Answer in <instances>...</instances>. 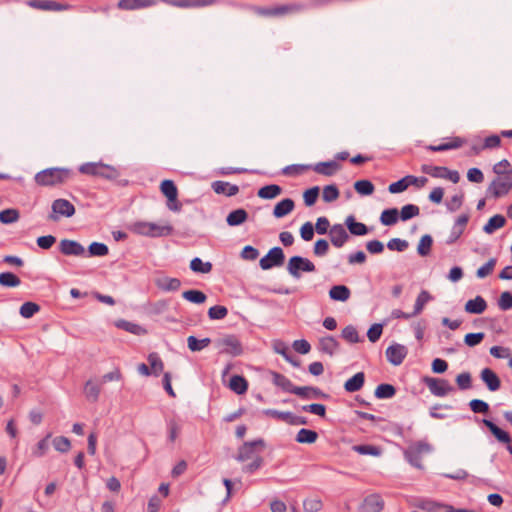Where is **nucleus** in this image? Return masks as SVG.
Listing matches in <instances>:
<instances>
[{
    "mask_svg": "<svg viewBox=\"0 0 512 512\" xmlns=\"http://www.w3.org/2000/svg\"><path fill=\"white\" fill-rule=\"evenodd\" d=\"M339 197V189L335 184L327 185L323 188L322 198L325 202H333Z\"/></svg>",
    "mask_w": 512,
    "mask_h": 512,
    "instance_id": "56",
    "label": "nucleus"
},
{
    "mask_svg": "<svg viewBox=\"0 0 512 512\" xmlns=\"http://www.w3.org/2000/svg\"><path fill=\"white\" fill-rule=\"evenodd\" d=\"M396 394V388L392 384L383 383L376 387L374 395L377 399H389Z\"/></svg>",
    "mask_w": 512,
    "mask_h": 512,
    "instance_id": "36",
    "label": "nucleus"
},
{
    "mask_svg": "<svg viewBox=\"0 0 512 512\" xmlns=\"http://www.w3.org/2000/svg\"><path fill=\"white\" fill-rule=\"evenodd\" d=\"M40 309L41 308L37 303L28 301L21 305V307L19 309V314L23 318L29 319V318L33 317L36 313H38L40 311Z\"/></svg>",
    "mask_w": 512,
    "mask_h": 512,
    "instance_id": "46",
    "label": "nucleus"
},
{
    "mask_svg": "<svg viewBox=\"0 0 512 512\" xmlns=\"http://www.w3.org/2000/svg\"><path fill=\"white\" fill-rule=\"evenodd\" d=\"M331 232L329 235L331 243L337 247H342L349 239V234L345 229V226H331Z\"/></svg>",
    "mask_w": 512,
    "mask_h": 512,
    "instance_id": "21",
    "label": "nucleus"
},
{
    "mask_svg": "<svg viewBox=\"0 0 512 512\" xmlns=\"http://www.w3.org/2000/svg\"><path fill=\"white\" fill-rule=\"evenodd\" d=\"M212 188L215 193L223 194L226 196H234L239 192V187L225 181H215L212 183Z\"/></svg>",
    "mask_w": 512,
    "mask_h": 512,
    "instance_id": "26",
    "label": "nucleus"
},
{
    "mask_svg": "<svg viewBox=\"0 0 512 512\" xmlns=\"http://www.w3.org/2000/svg\"><path fill=\"white\" fill-rule=\"evenodd\" d=\"M430 300H431L430 293L426 290H422L418 294L416 301H415L414 310H413L414 316L419 315L422 312L425 304L428 303Z\"/></svg>",
    "mask_w": 512,
    "mask_h": 512,
    "instance_id": "49",
    "label": "nucleus"
},
{
    "mask_svg": "<svg viewBox=\"0 0 512 512\" xmlns=\"http://www.w3.org/2000/svg\"><path fill=\"white\" fill-rule=\"evenodd\" d=\"M282 192V188L277 184H269L261 187L258 192L257 196L262 199H273L280 195Z\"/></svg>",
    "mask_w": 512,
    "mask_h": 512,
    "instance_id": "34",
    "label": "nucleus"
},
{
    "mask_svg": "<svg viewBox=\"0 0 512 512\" xmlns=\"http://www.w3.org/2000/svg\"><path fill=\"white\" fill-rule=\"evenodd\" d=\"M266 446L265 441L262 438L255 439L253 441L244 442L239 448L235 459L238 462H244L249 459L255 458V452L257 449L263 450Z\"/></svg>",
    "mask_w": 512,
    "mask_h": 512,
    "instance_id": "7",
    "label": "nucleus"
},
{
    "mask_svg": "<svg viewBox=\"0 0 512 512\" xmlns=\"http://www.w3.org/2000/svg\"><path fill=\"white\" fill-rule=\"evenodd\" d=\"M155 6V0H119L117 8L123 11L141 10Z\"/></svg>",
    "mask_w": 512,
    "mask_h": 512,
    "instance_id": "17",
    "label": "nucleus"
},
{
    "mask_svg": "<svg viewBox=\"0 0 512 512\" xmlns=\"http://www.w3.org/2000/svg\"><path fill=\"white\" fill-rule=\"evenodd\" d=\"M249 9L262 17H283L289 14L299 13L306 9V5L302 3H288L273 7H261L256 5L249 6Z\"/></svg>",
    "mask_w": 512,
    "mask_h": 512,
    "instance_id": "3",
    "label": "nucleus"
},
{
    "mask_svg": "<svg viewBox=\"0 0 512 512\" xmlns=\"http://www.w3.org/2000/svg\"><path fill=\"white\" fill-rule=\"evenodd\" d=\"M229 388L236 394L242 395L248 389V382L243 376L234 375L230 379Z\"/></svg>",
    "mask_w": 512,
    "mask_h": 512,
    "instance_id": "31",
    "label": "nucleus"
},
{
    "mask_svg": "<svg viewBox=\"0 0 512 512\" xmlns=\"http://www.w3.org/2000/svg\"><path fill=\"white\" fill-rule=\"evenodd\" d=\"M407 354V347L398 343H394L386 349L387 360L394 366L402 364Z\"/></svg>",
    "mask_w": 512,
    "mask_h": 512,
    "instance_id": "15",
    "label": "nucleus"
},
{
    "mask_svg": "<svg viewBox=\"0 0 512 512\" xmlns=\"http://www.w3.org/2000/svg\"><path fill=\"white\" fill-rule=\"evenodd\" d=\"M156 285L163 291H177L181 286V281L178 278L165 276L158 279Z\"/></svg>",
    "mask_w": 512,
    "mask_h": 512,
    "instance_id": "32",
    "label": "nucleus"
},
{
    "mask_svg": "<svg viewBox=\"0 0 512 512\" xmlns=\"http://www.w3.org/2000/svg\"><path fill=\"white\" fill-rule=\"evenodd\" d=\"M272 382L277 387H280L283 391L289 392L292 394H295L303 399H308L311 396L308 394V392H313V397L315 398H328L329 395L324 393L321 389L318 387L313 386H303V387H297L292 384V382L283 374H280L278 372L272 371Z\"/></svg>",
    "mask_w": 512,
    "mask_h": 512,
    "instance_id": "1",
    "label": "nucleus"
},
{
    "mask_svg": "<svg viewBox=\"0 0 512 512\" xmlns=\"http://www.w3.org/2000/svg\"><path fill=\"white\" fill-rule=\"evenodd\" d=\"M53 447L55 450L65 453L70 450L71 443L70 440L65 436H58L53 439Z\"/></svg>",
    "mask_w": 512,
    "mask_h": 512,
    "instance_id": "62",
    "label": "nucleus"
},
{
    "mask_svg": "<svg viewBox=\"0 0 512 512\" xmlns=\"http://www.w3.org/2000/svg\"><path fill=\"white\" fill-rule=\"evenodd\" d=\"M319 193L320 188L318 186H313L311 188L306 189L303 193L304 204L307 207L313 206L319 197Z\"/></svg>",
    "mask_w": 512,
    "mask_h": 512,
    "instance_id": "52",
    "label": "nucleus"
},
{
    "mask_svg": "<svg viewBox=\"0 0 512 512\" xmlns=\"http://www.w3.org/2000/svg\"><path fill=\"white\" fill-rule=\"evenodd\" d=\"M27 5L43 11H64L71 8L70 4H63L52 0H29Z\"/></svg>",
    "mask_w": 512,
    "mask_h": 512,
    "instance_id": "16",
    "label": "nucleus"
},
{
    "mask_svg": "<svg viewBox=\"0 0 512 512\" xmlns=\"http://www.w3.org/2000/svg\"><path fill=\"white\" fill-rule=\"evenodd\" d=\"M384 508V501L380 495L371 494L365 497L362 509L363 512H381Z\"/></svg>",
    "mask_w": 512,
    "mask_h": 512,
    "instance_id": "22",
    "label": "nucleus"
},
{
    "mask_svg": "<svg viewBox=\"0 0 512 512\" xmlns=\"http://www.w3.org/2000/svg\"><path fill=\"white\" fill-rule=\"evenodd\" d=\"M218 346L223 347L221 353L229 354L232 356H239L243 353V347L235 335H225L223 338L218 340Z\"/></svg>",
    "mask_w": 512,
    "mask_h": 512,
    "instance_id": "12",
    "label": "nucleus"
},
{
    "mask_svg": "<svg viewBox=\"0 0 512 512\" xmlns=\"http://www.w3.org/2000/svg\"><path fill=\"white\" fill-rule=\"evenodd\" d=\"M481 380L485 383L487 389L495 392L500 389L501 381L498 375L490 368L482 369L480 373Z\"/></svg>",
    "mask_w": 512,
    "mask_h": 512,
    "instance_id": "19",
    "label": "nucleus"
},
{
    "mask_svg": "<svg viewBox=\"0 0 512 512\" xmlns=\"http://www.w3.org/2000/svg\"><path fill=\"white\" fill-rule=\"evenodd\" d=\"M160 190L162 194L167 198V206L170 210L178 211L180 209V203L177 199L178 189L174 181L165 179L160 184Z\"/></svg>",
    "mask_w": 512,
    "mask_h": 512,
    "instance_id": "11",
    "label": "nucleus"
},
{
    "mask_svg": "<svg viewBox=\"0 0 512 512\" xmlns=\"http://www.w3.org/2000/svg\"><path fill=\"white\" fill-rule=\"evenodd\" d=\"M318 439V433L311 429L302 428L296 435V442L301 444H313Z\"/></svg>",
    "mask_w": 512,
    "mask_h": 512,
    "instance_id": "33",
    "label": "nucleus"
},
{
    "mask_svg": "<svg viewBox=\"0 0 512 512\" xmlns=\"http://www.w3.org/2000/svg\"><path fill=\"white\" fill-rule=\"evenodd\" d=\"M341 337L351 344H355L362 341L356 327L353 325H347L346 327H344L341 331Z\"/></svg>",
    "mask_w": 512,
    "mask_h": 512,
    "instance_id": "41",
    "label": "nucleus"
},
{
    "mask_svg": "<svg viewBox=\"0 0 512 512\" xmlns=\"http://www.w3.org/2000/svg\"><path fill=\"white\" fill-rule=\"evenodd\" d=\"M211 343V339L206 337L201 340L197 339L195 336L191 335L187 338L188 348L192 352H198L208 347Z\"/></svg>",
    "mask_w": 512,
    "mask_h": 512,
    "instance_id": "38",
    "label": "nucleus"
},
{
    "mask_svg": "<svg viewBox=\"0 0 512 512\" xmlns=\"http://www.w3.org/2000/svg\"><path fill=\"white\" fill-rule=\"evenodd\" d=\"M424 382L430 392L437 397H445L455 390V388L446 379L425 377Z\"/></svg>",
    "mask_w": 512,
    "mask_h": 512,
    "instance_id": "10",
    "label": "nucleus"
},
{
    "mask_svg": "<svg viewBox=\"0 0 512 512\" xmlns=\"http://www.w3.org/2000/svg\"><path fill=\"white\" fill-rule=\"evenodd\" d=\"M339 347L340 343L332 335L321 337L318 342L319 351L329 356H333L339 350Z\"/></svg>",
    "mask_w": 512,
    "mask_h": 512,
    "instance_id": "20",
    "label": "nucleus"
},
{
    "mask_svg": "<svg viewBox=\"0 0 512 512\" xmlns=\"http://www.w3.org/2000/svg\"><path fill=\"white\" fill-rule=\"evenodd\" d=\"M315 270L316 267L313 262L308 258L298 255L292 256L287 264V271L296 279L301 277V272H314Z\"/></svg>",
    "mask_w": 512,
    "mask_h": 512,
    "instance_id": "6",
    "label": "nucleus"
},
{
    "mask_svg": "<svg viewBox=\"0 0 512 512\" xmlns=\"http://www.w3.org/2000/svg\"><path fill=\"white\" fill-rule=\"evenodd\" d=\"M21 284L20 278L12 272L0 273V285L3 287H17Z\"/></svg>",
    "mask_w": 512,
    "mask_h": 512,
    "instance_id": "43",
    "label": "nucleus"
},
{
    "mask_svg": "<svg viewBox=\"0 0 512 512\" xmlns=\"http://www.w3.org/2000/svg\"><path fill=\"white\" fill-rule=\"evenodd\" d=\"M456 383L460 390H468L472 387V377L469 372H463L457 375Z\"/></svg>",
    "mask_w": 512,
    "mask_h": 512,
    "instance_id": "63",
    "label": "nucleus"
},
{
    "mask_svg": "<svg viewBox=\"0 0 512 512\" xmlns=\"http://www.w3.org/2000/svg\"><path fill=\"white\" fill-rule=\"evenodd\" d=\"M148 362L151 366L150 370L155 376H158L163 371V361L156 352H152L148 355Z\"/></svg>",
    "mask_w": 512,
    "mask_h": 512,
    "instance_id": "51",
    "label": "nucleus"
},
{
    "mask_svg": "<svg viewBox=\"0 0 512 512\" xmlns=\"http://www.w3.org/2000/svg\"><path fill=\"white\" fill-rule=\"evenodd\" d=\"M322 508V500L318 497L308 498L303 501V509L305 512H318Z\"/></svg>",
    "mask_w": 512,
    "mask_h": 512,
    "instance_id": "55",
    "label": "nucleus"
},
{
    "mask_svg": "<svg viewBox=\"0 0 512 512\" xmlns=\"http://www.w3.org/2000/svg\"><path fill=\"white\" fill-rule=\"evenodd\" d=\"M405 459L414 467L421 469L422 468V455L416 453L411 447L408 448L404 452Z\"/></svg>",
    "mask_w": 512,
    "mask_h": 512,
    "instance_id": "57",
    "label": "nucleus"
},
{
    "mask_svg": "<svg viewBox=\"0 0 512 512\" xmlns=\"http://www.w3.org/2000/svg\"><path fill=\"white\" fill-rule=\"evenodd\" d=\"M116 326L118 328H121V329H123L127 332H130L132 334H135V335H141L146 332V330L143 327H141L140 325L126 321V320L117 321Z\"/></svg>",
    "mask_w": 512,
    "mask_h": 512,
    "instance_id": "50",
    "label": "nucleus"
},
{
    "mask_svg": "<svg viewBox=\"0 0 512 512\" xmlns=\"http://www.w3.org/2000/svg\"><path fill=\"white\" fill-rule=\"evenodd\" d=\"M182 297L185 300H187L191 303H195V304H202L207 299V296L205 295V293H203L200 290H195V289L184 291L182 294Z\"/></svg>",
    "mask_w": 512,
    "mask_h": 512,
    "instance_id": "45",
    "label": "nucleus"
},
{
    "mask_svg": "<svg viewBox=\"0 0 512 512\" xmlns=\"http://www.w3.org/2000/svg\"><path fill=\"white\" fill-rule=\"evenodd\" d=\"M409 247V243L406 240L400 238H393L388 241L387 248L391 251L403 252Z\"/></svg>",
    "mask_w": 512,
    "mask_h": 512,
    "instance_id": "64",
    "label": "nucleus"
},
{
    "mask_svg": "<svg viewBox=\"0 0 512 512\" xmlns=\"http://www.w3.org/2000/svg\"><path fill=\"white\" fill-rule=\"evenodd\" d=\"M84 394L88 401L97 402L100 395V387L91 380H88L84 385Z\"/></svg>",
    "mask_w": 512,
    "mask_h": 512,
    "instance_id": "42",
    "label": "nucleus"
},
{
    "mask_svg": "<svg viewBox=\"0 0 512 512\" xmlns=\"http://www.w3.org/2000/svg\"><path fill=\"white\" fill-rule=\"evenodd\" d=\"M421 171L425 174H428V175L434 177V178L445 179L447 167L423 164L421 166Z\"/></svg>",
    "mask_w": 512,
    "mask_h": 512,
    "instance_id": "44",
    "label": "nucleus"
},
{
    "mask_svg": "<svg viewBox=\"0 0 512 512\" xmlns=\"http://www.w3.org/2000/svg\"><path fill=\"white\" fill-rule=\"evenodd\" d=\"M120 176V172L117 168L100 162V168L98 170L97 177H101L107 180H115Z\"/></svg>",
    "mask_w": 512,
    "mask_h": 512,
    "instance_id": "37",
    "label": "nucleus"
},
{
    "mask_svg": "<svg viewBox=\"0 0 512 512\" xmlns=\"http://www.w3.org/2000/svg\"><path fill=\"white\" fill-rule=\"evenodd\" d=\"M354 189L358 194L368 196L374 192L375 187L370 180L363 179L354 183Z\"/></svg>",
    "mask_w": 512,
    "mask_h": 512,
    "instance_id": "47",
    "label": "nucleus"
},
{
    "mask_svg": "<svg viewBox=\"0 0 512 512\" xmlns=\"http://www.w3.org/2000/svg\"><path fill=\"white\" fill-rule=\"evenodd\" d=\"M487 308L486 300L478 295L474 299H470L465 304V311L470 314H481Z\"/></svg>",
    "mask_w": 512,
    "mask_h": 512,
    "instance_id": "25",
    "label": "nucleus"
},
{
    "mask_svg": "<svg viewBox=\"0 0 512 512\" xmlns=\"http://www.w3.org/2000/svg\"><path fill=\"white\" fill-rule=\"evenodd\" d=\"M476 421L479 422L477 418ZM480 422L483 423L489 429V431L499 442L510 445L512 439L508 432L498 427L493 421L489 419L483 418L480 420Z\"/></svg>",
    "mask_w": 512,
    "mask_h": 512,
    "instance_id": "18",
    "label": "nucleus"
},
{
    "mask_svg": "<svg viewBox=\"0 0 512 512\" xmlns=\"http://www.w3.org/2000/svg\"><path fill=\"white\" fill-rule=\"evenodd\" d=\"M432 244H433V239H432L431 235H429V234L423 235L418 243L417 253L423 257L428 256L431 252Z\"/></svg>",
    "mask_w": 512,
    "mask_h": 512,
    "instance_id": "48",
    "label": "nucleus"
},
{
    "mask_svg": "<svg viewBox=\"0 0 512 512\" xmlns=\"http://www.w3.org/2000/svg\"><path fill=\"white\" fill-rule=\"evenodd\" d=\"M211 262H203L201 258L195 257L190 262V269L195 273L207 274L212 270Z\"/></svg>",
    "mask_w": 512,
    "mask_h": 512,
    "instance_id": "39",
    "label": "nucleus"
},
{
    "mask_svg": "<svg viewBox=\"0 0 512 512\" xmlns=\"http://www.w3.org/2000/svg\"><path fill=\"white\" fill-rule=\"evenodd\" d=\"M19 219V211L14 208H8L0 211V222L2 224H11Z\"/></svg>",
    "mask_w": 512,
    "mask_h": 512,
    "instance_id": "53",
    "label": "nucleus"
},
{
    "mask_svg": "<svg viewBox=\"0 0 512 512\" xmlns=\"http://www.w3.org/2000/svg\"><path fill=\"white\" fill-rule=\"evenodd\" d=\"M351 291L345 285H335L329 290V297L334 301L345 302L350 298Z\"/></svg>",
    "mask_w": 512,
    "mask_h": 512,
    "instance_id": "29",
    "label": "nucleus"
},
{
    "mask_svg": "<svg viewBox=\"0 0 512 512\" xmlns=\"http://www.w3.org/2000/svg\"><path fill=\"white\" fill-rule=\"evenodd\" d=\"M285 261V255L281 247H273L271 248L268 253L263 256L260 261L259 265L261 269L263 270H269L273 267H279L282 266Z\"/></svg>",
    "mask_w": 512,
    "mask_h": 512,
    "instance_id": "9",
    "label": "nucleus"
},
{
    "mask_svg": "<svg viewBox=\"0 0 512 512\" xmlns=\"http://www.w3.org/2000/svg\"><path fill=\"white\" fill-rule=\"evenodd\" d=\"M463 144V140L459 137H455L452 141L447 143H441L439 145H429L427 149L433 152H443L447 150L460 148Z\"/></svg>",
    "mask_w": 512,
    "mask_h": 512,
    "instance_id": "35",
    "label": "nucleus"
},
{
    "mask_svg": "<svg viewBox=\"0 0 512 512\" xmlns=\"http://www.w3.org/2000/svg\"><path fill=\"white\" fill-rule=\"evenodd\" d=\"M340 168V165L334 161L319 162L314 165L313 170L321 175L332 176Z\"/></svg>",
    "mask_w": 512,
    "mask_h": 512,
    "instance_id": "28",
    "label": "nucleus"
},
{
    "mask_svg": "<svg viewBox=\"0 0 512 512\" xmlns=\"http://www.w3.org/2000/svg\"><path fill=\"white\" fill-rule=\"evenodd\" d=\"M365 383V375L363 372L354 374L344 383V389L347 392L353 393L359 391Z\"/></svg>",
    "mask_w": 512,
    "mask_h": 512,
    "instance_id": "27",
    "label": "nucleus"
},
{
    "mask_svg": "<svg viewBox=\"0 0 512 512\" xmlns=\"http://www.w3.org/2000/svg\"><path fill=\"white\" fill-rule=\"evenodd\" d=\"M134 234L150 238L165 237L172 233L173 226H128Z\"/></svg>",
    "mask_w": 512,
    "mask_h": 512,
    "instance_id": "8",
    "label": "nucleus"
},
{
    "mask_svg": "<svg viewBox=\"0 0 512 512\" xmlns=\"http://www.w3.org/2000/svg\"><path fill=\"white\" fill-rule=\"evenodd\" d=\"M71 174L67 168H47L35 175V182L40 186H53L66 182Z\"/></svg>",
    "mask_w": 512,
    "mask_h": 512,
    "instance_id": "4",
    "label": "nucleus"
},
{
    "mask_svg": "<svg viewBox=\"0 0 512 512\" xmlns=\"http://www.w3.org/2000/svg\"><path fill=\"white\" fill-rule=\"evenodd\" d=\"M469 408L476 414H488L490 411L489 404L481 399H472L469 402Z\"/></svg>",
    "mask_w": 512,
    "mask_h": 512,
    "instance_id": "54",
    "label": "nucleus"
},
{
    "mask_svg": "<svg viewBox=\"0 0 512 512\" xmlns=\"http://www.w3.org/2000/svg\"><path fill=\"white\" fill-rule=\"evenodd\" d=\"M294 207L293 199L284 198L275 205L272 214L275 218L279 219L291 213Z\"/></svg>",
    "mask_w": 512,
    "mask_h": 512,
    "instance_id": "24",
    "label": "nucleus"
},
{
    "mask_svg": "<svg viewBox=\"0 0 512 512\" xmlns=\"http://www.w3.org/2000/svg\"><path fill=\"white\" fill-rule=\"evenodd\" d=\"M417 183V177L413 175H407L400 180L391 183L388 186V191L391 194H398L404 192L410 185Z\"/></svg>",
    "mask_w": 512,
    "mask_h": 512,
    "instance_id": "23",
    "label": "nucleus"
},
{
    "mask_svg": "<svg viewBox=\"0 0 512 512\" xmlns=\"http://www.w3.org/2000/svg\"><path fill=\"white\" fill-rule=\"evenodd\" d=\"M263 414L266 416L272 417L274 419L284 421L288 424L290 422V418H292L291 412H288V411L283 412V411H278L276 409H265V410H263Z\"/></svg>",
    "mask_w": 512,
    "mask_h": 512,
    "instance_id": "58",
    "label": "nucleus"
},
{
    "mask_svg": "<svg viewBox=\"0 0 512 512\" xmlns=\"http://www.w3.org/2000/svg\"><path fill=\"white\" fill-rule=\"evenodd\" d=\"M108 254L109 248L102 242H92L86 249V257H105Z\"/></svg>",
    "mask_w": 512,
    "mask_h": 512,
    "instance_id": "30",
    "label": "nucleus"
},
{
    "mask_svg": "<svg viewBox=\"0 0 512 512\" xmlns=\"http://www.w3.org/2000/svg\"><path fill=\"white\" fill-rule=\"evenodd\" d=\"M58 249L64 256L86 257L85 247L76 240L62 239Z\"/></svg>",
    "mask_w": 512,
    "mask_h": 512,
    "instance_id": "14",
    "label": "nucleus"
},
{
    "mask_svg": "<svg viewBox=\"0 0 512 512\" xmlns=\"http://www.w3.org/2000/svg\"><path fill=\"white\" fill-rule=\"evenodd\" d=\"M301 410L309 412L324 418L326 416V406L320 403H312L301 406Z\"/></svg>",
    "mask_w": 512,
    "mask_h": 512,
    "instance_id": "60",
    "label": "nucleus"
},
{
    "mask_svg": "<svg viewBox=\"0 0 512 512\" xmlns=\"http://www.w3.org/2000/svg\"><path fill=\"white\" fill-rule=\"evenodd\" d=\"M496 263H497L496 258L489 259L484 265H482L477 270L476 276L480 279L487 277L488 275H490L493 272Z\"/></svg>",
    "mask_w": 512,
    "mask_h": 512,
    "instance_id": "61",
    "label": "nucleus"
},
{
    "mask_svg": "<svg viewBox=\"0 0 512 512\" xmlns=\"http://www.w3.org/2000/svg\"><path fill=\"white\" fill-rule=\"evenodd\" d=\"M248 219V213L243 208H238L231 211L227 218V224H243Z\"/></svg>",
    "mask_w": 512,
    "mask_h": 512,
    "instance_id": "40",
    "label": "nucleus"
},
{
    "mask_svg": "<svg viewBox=\"0 0 512 512\" xmlns=\"http://www.w3.org/2000/svg\"><path fill=\"white\" fill-rule=\"evenodd\" d=\"M228 314V309L222 305H215L209 308L208 317L211 320H221L224 319Z\"/></svg>",
    "mask_w": 512,
    "mask_h": 512,
    "instance_id": "59",
    "label": "nucleus"
},
{
    "mask_svg": "<svg viewBox=\"0 0 512 512\" xmlns=\"http://www.w3.org/2000/svg\"><path fill=\"white\" fill-rule=\"evenodd\" d=\"M497 175L498 177L491 182L487 189V192L491 194L494 198H499L508 194V192L512 188L511 172L506 171L503 172V174Z\"/></svg>",
    "mask_w": 512,
    "mask_h": 512,
    "instance_id": "5",
    "label": "nucleus"
},
{
    "mask_svg": "<svg viewBox=\"0 0 512 512\" xmlns=\"http://www.w3.org/2000/svg\"><path fill=\"white\" fill-rule=\"evenodd\" d=\"M75 213L74 205L66 199H56L52 203V212L49 219L53 221L59 220V216L70 217Z\"/></svg>",
    "mask_w": 512,
    "mask_h": 512,
    "instance_id": "13",
    "label": "nucleus"
},
{
    "mask_svg": "<svg viewBox=\"0 0 512 512\" xmlns=\"http://www.w3.org/2000/svg\"><path fill=\"white\" fill-rule=\"evenodd\" d=\"M419 215V207L415 204H406L401 210L387 208L380 215V224H396L399 220L406 222Z\"/></svg>",
    "mask_w": 512,
    "mask_h": 512,
    "instance_id": "2",
    "label": "nucleus"
}]
</instances>
